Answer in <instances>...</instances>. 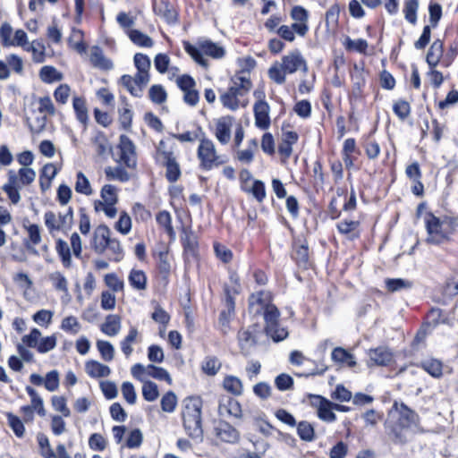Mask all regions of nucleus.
I'll return each instance as SVG.
<instances>
[{
  "label": "nucleus",
  "mask_w": 458,
  "mask_h": 458,
  "mask_svg": "<svg viewBox=\"0 0 458 458\" xmlns=\"http://www.w3.org/2000/svg\"><path fill=\"white\" fill-rule=\"evenodd\" d=\"M121 330V318L118 315H108L101 326V331L108 336L116 335Z\"/></svg>",
  "instance_id": "29"
},
{
  "label": "nucleus",
  "mask_w": 458,
  "mask_h": 458,
  "mask_svg": "<svg viewBox=\"0 0 458 458\" xmlns=\"http://www.w3.org/2000/svg\"><path fill=\"white\" fill-rule=\"evenodd\" d=\"M223 387L233 395H241L243 392L242 382L235 376H226L223 381Z\"/></svg>",
  "instance_id": "36"
},
{
  "label": "nucleus",
  "mask_w": 458,
  "mask_h": 458,
  "mask_svg": "<svg viewBox=\"0 0 458 458\" xmlns=\"http://www.w3.org/2000/svg\"><path fill=\"white\" fill-rule=\"evenodd\" d=\"M184 50L193 58L196 63L204 67L208 66V62L204 58L203 54L213 58H221L225 54V51L222 47L210 40H204L199 42V47L190 44L189 42H185Z\"/></svg>",
  "instance_id": "3"
},
{
  "label": "nucleus",
  "mask_w": 458,
  "mask_h": 458,
  "mask_svg": "<svg viewBox=\"0 0 458 458\" xmlns=\"http://www.w3.org/2000/svg\"><path fill=\"white\" fill-rule=\"evenodd\" d=\"M102 203L105 204H116L118 201L117 190L112 184H106L101 189Z\"/></svg>",
  "instance_id": "48"
},
{
  "label": "nucleus",
  "mask_w": 458,
  "mask_h": 458,
  "mask_svg": "<svg viewBox=\"0 0 458 458\" xmlns=\"http://www.w3.org/2000/svg\"><path fill=\"white\" fill-rule=\"evenodd\" d=\"M134 65L138 70L136 75H138V81L143 84H148L150 80L149 69H150V59L148 55L141 53H137L133 58Z\"/></svg>",
  "instance_id": "17"
},
{
  "label": "nucleus",
  "mask_w": 458,
  "mask_h": 458,
  "mask_svg": "<svg viewBox=\"0 0 458 458\" xmlns=\"http://www.w3.org/2000/svg\"><path fill=\"white\" fill-rule=\"evenodd\" d=\"M419 7V3L417 0H409L405 3L403 13L404 17L407 21L411 24H415L417 22V11Z\"/></svg>",
  "instance_id": "56"
},
{
  "label": "nucleus",
  "mask_w": 458,
  "mask_h": 458,
  "mask_svg": "<svg viewBox=\"0 0 458 458\" xmlns=\"http://www.w3.org/2000/svg\"><path fill=\"white\" fill-rule=\"evenodd\" d=\"M61 329L71 334H77L81 330V324L73 316L64 318L61 323Z\"/></svg>",
  "instance_id": "64"
},
{
  "label": "nucleus",
  "mask_w": 458,
  "mask_h": 458,
  "mask_svg": "<svg viewBox=\"0 0 458 458\" xmlns=\"http://www.w3.org/2000/svg\"><path fill=\"white\" fill-rule=\"evenodd\" d=\"M272 303V295L267 291H259L252 293L249 298V310L253 315H260L267 310Z\"/></svg>",
  "instance_id": "9"
},
{
  "label": "nucleus",
  "mask_w": 458,
  "mask_h": 458,
  "mask_svg": "<svg viewBox=\"0 0 458 458\" xmlns=\"http://www.w3.org/2000/svg\"><path fill=\"white\" fill-rule=\"evenodd\" d=\"M27 231L29 233V240L25 242L26 248L30 253L38 255V252L35 246L41 242L39 226L38 225H30L27 227Z\"/></svg>",
  "instance_id": "32"
},
{
  "label": "nucleus",
  "mask_w": 458,
  "mask_h": 458,
  "mask_svg": "<svg viewBox=\"0 0 458 458\" xmlns=\"http://www.w3.org/2000/svg\"><path fill=\"white\" fill-rule=\"evenodd\" d=\"M110 233V229L105 225L97 227L92 242V248L95 252L98 254H103L105 252L108 246V242L111 239Z\"/></svg>",
  "instance_id": "16"
},
{
  "label": "nucleus",
  "mask_w": 458,
  "mask_h": 458,
  "mask_svg": "<svg viewBox=\"0 0 458 458\" xmlns=\"http://www.w3.org/2000/svg\"><path fill=\"white\" fill-rule=\"evenodd\" d=\"M425 225L428 233L426 241L431 244L448 242L454 232V222L447 216L440 218L428 213L425 216Z\"/></svg>",
  "instance_id": "2"
},
{
  "label": "nucleus",
  "mask_w": 458,
  "mask_h": 458,
  "mask_svg": "<svg viewBox=\"0 0 458 458\" xmlns=\"http://www.w3.org/2000/svg\"><path fill=\"white\" fill-rule=\"evenodd\" d=\"M254 96L259 98L253 106L255 125L261 130H266L270 126L269 105L261 99L263 97L262 92L255 91Z\"/></svg>",
  "instance_id": "7"
},
{
  "label": "nucleus",
  "mask_w": 458,
  "mask_h": 458,
  "mask_svg": "<svg viewBox=\"0 0 458 458\" xmlns=\"http://www.w3.org/2000/svg\"><path fill=\"white\" fill-rule=\"evenodd\" d=\"M153 11L156 15L168 24H174L177 21V13L167 0H154Z\"/></svg>",
  "instance_id": "14"
},
{
  "label": "nucleus",
  "mask_w": 458,
  "mask_h": 458,
  "mask_svg": "<svg viewBox=\"0 0 458 458\" xmlns=\"http://www.w3.org/2000/svg\"><path fill=\"white\" fill-rule=\"evenodd\" d=\"M76 192L89 196L93 193L90 182L82 172H78L74 185Z\"/></svg>",
  "instance_id": "42"
},
{
  "label": "nucleus",
  "mask_w": 458,
  "mask_h": 458,
  "mask_svg": "<svg viewBox=\"0 0 458 458\" xmlns=\"http://www.w3.org/2000/svg\"><path fill=\"white\" fill-rule=\"evenodd\" d=\"M19 185L25 186L32 183L36 178V172L30 167H21L19 169L18 173Z\"/></svg>",
  "instance_id": "58"
},
{
  "label": "nucleus",
  "mask_w": 458,
  "mask_h": 458,
  "mask_svg": "<svg viewBox=\"0 0 458 458\" xmlns=\"http://www.w3.org/2000/svg\"><path fill=\"white\" fill-rule=\"evenodd\" d=\"M139 332L137 328L131 327L126 337L121 342L122 352L126 357H129L132 353L133 349L131 344L136 341Z\"/></svg>",
  "instance_id": "47"
},
{
  "label": "nucleus",
  "mask_w": 458,
  "mask_h": 458,
  "mask_svg": "<svg viewBox=\"0 0 458 458\" xmlns=\"http://www.w3.org/2000/svg\"><path fill=\"white\" fill-rule=\"evenodd\" d=\"M48 279L56 291L62 292L66 296H69L68 280L60 271L50 273Z\"/></svg>",
  "instance_id": "34"
},
{
  "label": "nucleus",
  "mask_w": 458,
  "mask_h": 458,
  "mask_svg": "<svg viewBox=\"0 0 458 458\" xmlns=\"http://www.w3.org/2000/svg\"><path fill=\"white\" fill-rule=\"evenodd\" d=\"M147 369H148L149 377H152L157 380H165L169 385H172V383H173L172 377L166 369H165L161 367H157L152 364L148 365Z\"/></svg>",
  "instance_id": "51"
},
{
  "label": "nucleus",
  "mask_w": 458,
  "mask_h": 458,
  "mask_svg": "<svg viewBox=\"0 0 458 458\" xmlns=\"http://www.w3.org/2000/svg\"><path fill=\"white\" fill-rule=\"evenodd\" d=\"M221 361L215 356H208L201 364L202 371L208 376H215L221 369Z\"/></svg>",
  "instance_id": "38"
},
{
  "label": "nucleus",
  "mask_w": 458,
  "mask_h": 458,
  "mask_svg": "<svg viewBox=\"0 0 458 458\" xmlns=\"http://www.w3.org/2000/svg\"><path fill=\"white\" fill-rule=\"evenodd\" d=\"M198 158L200 167L204 170H211L226 162V159L216 153L215 144L211 140L201 139L198 148Z\"/></svg>",
  "instance_id": "4"
},
{
  "label": "nucleus",
  "mask_w": 458,
  "mask_h": 458,
  "mask_svg": "<svg viewBox=\"0 0 458 458\" xmlns=\"http://www.w3.org/2000/svg\"><path fill=\"white\" fill-rule=\"evenodd\" d=\"M40 79L47 83L60 81L63 79V74L53 66H43L39 72Z\"/></svg>",
  "instance_id": "40"
},
{
  "label": "nucleus",
  "mask_w": 458,
  "mask_h": 458,
  "mask_svg": "<svg viewBox=\"0 0 458 458\" xmlns=\"http://www.w3.org/2000/svg\"><path fill=\"white\" fill-rule=\"evenodd\" d=\"M311 404L317 408L318 417L321 420L334 422L336 420L332 402L320 395H311Z\"/></svg>",
  "instance_id": "11"
},
{
  "label": "nucleus",
  "mask_w": 458,
  "mask_h": 458,
  "mask_svg": "<svg viewBox=\"0 0 458 458\" xmlns=\"http://www.w3.org/2000/svg\"><path fill=\"white\" fill-rule=\"evenodd\" d=\"M444 52V43L440 39H436L430 46L427 55L426 62L430 68H435L440 62Z\"/></svg>",
  "instance_id": "25"
},
{
  "label": "nucleus",
  "mask_w": 458,
  "mask_h": 458,
  "mask_svg": "<svg viewBox=\"0 0 458 458\" xmlns=\"http://www.w3.org/2000/svg\"><path fill=\"white\" fill-rule=\"evenodd\" d=\"M161 408L165 412H173L177 404V396L173 391L167 392L163 395L161 402Z\"/></svg>",
  "instance_id": "60"
},
{
  "label": "nucleus",
  "mask_w": 458,
  "mask_h": 458,
  "mask_svg": "<svg viewBox=\"0 0 458 458\" xmlns=\"http://www.w3.org/2000/svg\"><path fill=\"white\" fill-rule=\"evenodd\" d=\"M297 433L300 438L306 442L314 440L315 430L313 426L308 421H301L297 425Z\"/></svg>",
  "instance_id": "45"
},
{
  "label": "nucleus",
  "mask_w": 458,
  "mask_h": 458,
  "mask_svg": "<svg viewBox=\"0 0 458 458\" xmlns=\"http://www.w3.org/2000/svg\"><path fill=\"white\" fill-rule=\"evenodd\" d=\"M368 355L371 364L377 366H386L393 360V353L387 347L385 346L370 349L368 352Z\"/></svg>",
  "instance_id": "20"
},
{
  "label": "nucleus",
  "mask_w": 458,
  "mask_h": 458,
  "mask_svg": "<svg viewBox=\"0 0 458 458\" xmlns=\"http://www.w3.org/2000/svg\"><path fill=\"white\" fill-rule=\"evenodd\" d=\"M220 101L225 107L233 111L237 110L240 106H246L248 104L247 101L241 100V98L229 89L220 96Z\"/></svg>",
  "instance_id": "27"
},
{
  "label": "nucleus",
  "mask_w": 458,
  "mask_h": 458,
  "mask_svg": "<svg viewBox=\"0 0 458 458\" xmlns=\"http://www.w3.org/2000/svg\"><path fill=\"white\" fill-rule=\"evenodd\" d=\"M18 175L13 170L8 172V182L3 186V191L8 195V198L13 204L21 200Z\"/></svg>",
  "instance_id": "19"
},
{
  "label": "nucleus",
  "mask_w": 458,
  "mask_h": 458,
  "mask_svg": "<svg viewBox=\"0 0 458 458\" xmlns=\"http://www.w3.org/2000/svg\"><path fill=\"white\" fill-rule=\"evenodd\" d=\"M393 409L397 411V420L402 424L403 427H405L409 429H414L419 427V415L414 411L411 410L406 404L403 403L398 404L397 402H394Z\"/></svg>",
  "instance_id": "10"
},
{
  "label": "nucleus",
  "mask_w": 458,
  "mask_h": 458,
  "mask_svg": "<svg viewBox=\"0 0 458 458\" xmlns=\"http://www.w3.org/2000/svg\"><path fill=\"white\" fill-rule=\"evenodd\" d=\"M119 160L129 168H134L137 165L135 145L126 135H121L119 140Z\"/></svg>",
  "instance_id": "6"
},
{
  "label": "nucleus",
  "mask_w": 458,
  "mask_h": 458,
  "mask_svg": "<svg viewBox=\"0 0 458 458\" xmlns=\"http://www.w3.org/2000/svg\"><path fill=\"white\" fill-rule=\"evenodd\" d=\"M26 391L31 399V403L30 406L35 411H37V413L39 416L44 417L46 415V410L44 408V403H43L42 398L38 395L37 391L34 388H32L31 386H26Z\"/></svg>",
  "instance_id": "39"
},
{
  "label": "nucleus",
  "mask_w": 458,
  "mask_h": 458,
  "mask_svg": "<svg viewBox=\"0 0 458 458\" xmlns=\"http://www.w3.org/2000/svg\"><path fill=\"white\" fill-rule=\"evenodd\" d=\"M360 223L354 220H344L337 224V229L340 233L345 235L349 240H354L359 237L358 227Z\"/></svg>",
  "instance_id": "30"
},
{
  "label": "nucleus",
  "mask_w": 458,
  "mask_h": 458,
  "mask_svg": "<svg viewBox=\"0 0 458 458\" xmlns=\"http://www.w3.org/2000/svg\"><path fill=\"white\" fill-rule=\"evenodd\" d=\"M184 252L187 255L195 256L197 253L198 242L197 237L192 232H184L182 238Z\"/></svg>",
  "instance_id": "43"
},
{
  "label": "nucleus",
  "mask_w": 458,
  "mask_h": 458,
  "mask_svg": "<svg viewBox=\"0 0 458 458\" xmlns=\"http://www.w3.org/2000/svg\"><path fill=\"white\" fill-rule=\"evenodd\" d=\"M165 166V177L170 182H174L179 180L181 176V169L176 157L171 159V161H165L161 163Z\"/></svg>",
  "instance_id": "41"
},
{
  "label": "nucleus",
  "mask_w": 458,
  "mask_h": 458,
  "mask_svg": "<svg viewBox=\"0 0 458 458\" xmlns=\"http://www.w3.org/2000/svg\"><path fill=\"white\" fill-rule=\"evenodd\" d=\"M156 219L157 224L165 228V231L170 237L174 238L175 236V232L172 226V216L168 211H160L157 215Z\"/></svg>",
  "instance_id": "46"
},
{
  "label": "nucleus",
  "mask_w": 458,
  "mask_h": 458,
  "mask_svg": "<svg viewBox=\"0 0 458 458\" xmlns=\"http://www.w3.org/2000/svg\"><path fill=\"white\" fill-rule=\"evenodd\" d=\"M37 440L41 450V454L45 458H56L55 452L51 448L48 437L45 434L38 433Z\"/></svg>",
  "instance_id": "55"
},
{
  "label": "nucleus",
  "mask_w": 458,
  "mask_h": 458,
  "mask_svg": "<svg viewBox=\"0 0 458 458\" xmlns=\"http://www.w3.org/2000/svg\"><path fill=\"white\" fill-rule=\"evenodd\" d=\"M293 259L299 267L308 268L309 267V249L306 245L298 246L293 251Z\"/></svg>",
  "instance_id": "53"
},
{
  "label": "nucleus",
  "mask_w": 458,
  "mask_h": 458,
  "mask_svg": "<svg viewBox=\"0 0 458 458\" xmlns=\"http://www.w3.org/2000/svg\"><path fill=\"white\" fill-rule=\"evenodd\" d=\"M420 367L433 377L439 378L443 375V364L439 360L433 358L423 360L420 361Z\"/></svg>",
  "instance_id": "31"
},
{
  "label": "nucleus",
  "mask_w": 458,
  "mask_h": 458,
  "mask_svg": "<svg viewBox=\"0 0 458 458\" xmlns=\"http://www.w3.org/2000/svg\"><path fill=\"white\" fill-rule=\"evenodd\" d=\"M290 16L293 21V28L296 34L300 37H304L309 31V18L310 14L308 10L301 5L293 7Z\"/></svg>",
  "instance_id": "8"
},
{
  "label": "nucleus",
  "mask_w": 458,
  "mask_h": 458,
  "mask_svg": "<svg viewBox=\"0 0 458 458\" xmlns=\"http://www.w3.org/2000/svg\"><path fill=\"white\" fill-rule=\"evenodd\" d=\"M122 85L133 96L136 98H140L143 93V89L147 86V84H143L138 81V75L134 77L131 75H123L121 77Z\"/></svg>",
  "instance_id": "24"
},
{
  "label": "nucleus",
  "mask_w": 458,
  "mask_h": 458,
  "mask_svg": "<svg viewBox=\"0 0 458 458\" xmlns=\"http://www.w3.org/2000/svg\"><path fill=\"white\" fill-rule=\"evenodd\" d=\"M233 123L231 115L222 116L216 121L215 136L222 145H226L231 140Z\"/></svg>",
  "instance_id": "13"
},
{
  "label": "nucleus",
  "mask_w": 458,
  "mask_h": 458,
  "mask_svg": "<svg viewBox=\"0 0 458 458\" xmlns=\"http://www.w3.org/2000/svg\"><path fill=\"white\" fill-rule=\"evenodd\" d=\"M176 145L174 142L168 140H160L157 146L156 160L158 163H164L165 161H171V159L176 157L174 156V149Z\"/></svg>",
  "instance_id": "22"
},
{
  "label": "nucleus",
  "mask_w": 458,
  "mask_h": 458,
  "mask_svg": "<svg viewBox=\"0 0 458 458\" xmlns=\"http://www.w3.org/2000/svg\"><path fill=\"white\" fill-rule=\"evenodd\" d=\"M72 106L76 113L77 119L81 123H86L88 120V110L86 107L85 100L82 98H74Z\"/></svg>",
  "instance_id": "54"
},
{
  "label": "nucleus",
  "mask_w": 458,
  "mask_h": 458,
  "mask_svg": "<svg viewBox=\"0 0 458 458\" xmlns=\"http://www.w3.org/2000/svg\"><path fill=\"white\" fill-rule=\"evenodd\" d=\"M386 285L389 292L394 293L403 289L411 288L412 286V283L402 278H393L386 280Z\"/></svg>",
  "instance_id": "59"
},
{
  "label": "nucleus",
  "mask_w": 458,
  "mask_h": 458,
  "mask_svg": "<svg viewBox=\"0 0 458 458\" xmlns=\"http://www.w3.org/2000/svg\"><path fill=\"white\" fill-rule=\"evenodd\" d=\"M385 426L388 437L394 444L406 443L407 437L405 432L410 430L409 428L403 427L398 420L394 422L388 420L386 422Z\"/></svg>",
  "instance_id": "21"
},
{
  "label": "nucleus",
  "mask_w": 458,
  "mask_h": 458,
  "mask_svg": "<svg viewBox=\"0 0 458 458\" xmlns=\"http://www.w3.org/2000/svg\"><path fill=\"white\" fill-rule=\"evenodd\" d=\"M218 413L222 417L233 416L241 418L242 408L240 403L228 395H223L219 399Z\"/></svg>",
  "instance_id": "15"
},
{
  "label": "nucleus",
  "mask_w": 458,
  "mask_h": 458,
  "mask_svg": "<svg viewBox=\"0 0 458 458\" xmlns=\"http://www.w3.org/2000/svg\"><path fill=\"white\" fill-rule=\"evenodd\" d=\"M201 408L202 403L199 398L189 397L183 401V410L182 412L186 433L190 437L199 441L203 438Z\"/></svg>",
  "instance_id": "1"
},
{
  "label": "nucleus",
  "mask_w": 458,
  "mask_h": 458,
  "mask_svg": "<svg viewBox=\"0 0 458 458\" xmlns=\"http://www.w3.org/2000/svg\"><path fill=\"white\" fill-rule=\"evenodd\" d=\"M85 371L93 378L106 377L111 374V369L107 365L94 360L86 361Z\"/></svg>",
  "instance_id": "23"
},
{
  "label": "nucleus",
  "mask_w": 458,
  "mask_h": 458,
  "mask_svg": "<svg viewBox=\"0 0 458 458\" xmlns=\"http://www.w3.org/2000/svg\"><path fill=\"white\" fill-rule=\"evenodd\" d=\"M56 342V337L54 335L41 337L36 349L39 353H47L55 348Z\"/></svg>",
  "instance_id": "62"
},
{
  "label": "nucleus",
  "mask_w": 458,
  "mask_h": 458,
  "mask_svg": "<svg viewBox=\"0 0 458 458\" xmlns=\"http://www.w3.org/2000/svg\"><path fill=\"white\" fill-rule=\"evenodd\" d=\"M331 358L335 362L345 363L351 368L356 365L353 355L342 347L335 348L331 353Z\"/></svg>",
  "instance_id": "35"
},
{
  "label": "nucleus",
  "mask_w": 458,
  "mask_h": 458,
  "mask_svg": "<svg viewBox=\"0 0 458 458\" xmlns=\"http://www.w3.org/2000/svg\"><path fill=\"white\" fill-rule=\"evenodd\" d=\"M106 175L108 178L119 180L120 182H127L130 180L129 173L123 167H107L106 169Z\"/></svg>",
  "instance_id": "63"
},
{
  "label": "nucleus",
  "mask_w": 458,
  "mask_h": 458,
  "mask_svg": "<svg viewBox=\"0 0 458 458\" xmlns=\"http://www.w3.org/2000/svg\"><path fill=\"white\" fill-rule=\"evenodd\" d=\"M148 96L152 102L162 104L166 100L167 94L163 86L156 84L150 87Z\"/></svg>",
  "instance_id": "57"
},
{
  "label": "nucleus",
  "mask_w": 458,
  "mask_h": 458,
  "mask_svg": "<svg viewBox=\"0 0 458 458\" xmlns=\"http://www.w3.org/2000/svg\"><path fill=\"white\" fill-rule=\"evenodd\" d=\"M262 315L265 320L266 334L275 342L283 341L288 336V331L280 326V311L275 304L268 306Z\"/></svg>",
  "instance_id": "5"
},
{
  "label": "nucleus",
  "mask_w": 458,
  "mask_h": 458,
  "mask_svg": "<svg viewBox=\"0 0 458 458\" xmlns=\"http://www.w3.org/2000/svg\"><path fill=\"white\" fill-rule=\"evenodd\" d=\"M55 250L62 260L63 265L65 267H70L72 265V256L68 243L62 239H58L56 241Z\"/></svg>",
  "instance_id": "37"
},
{
  "label": "nucleus",
  "mask_w": 458,
  "mask_h": 458,
  "mask_svg": "<svg viewBox=\"0 0 458 458\" xmlns=\"http://www.w3.org/2000/svg\"><path fill=\"white\" fill-rule=\"evenodd\" d=\"M128 280L131 286L135 290L144 291L147 288V276L142 270L131 269Z\"/></svg>",
  "instance_id": "33"
},
{
  "label": "nucleus",
  "mask_w": 458,
  "mask_h": 458,
  "mask_svg": "<svg viewBox=\"0 0 458 458\" xmlns=\"http://www.w3.org/2000/svg\"><path fill=\"white\" fill-rule=\"evenodd\" d=\"M151 318L164 327L170 321V315L157 302L154 303V311L151 314Z\"/></svg>",
  "instance_id": "61"
},
{
  "label": "nucleus",
  "mask_w": 458,
  "mask_h": 458,
  "mask_svg": "<svg viewBox=\"0 0 458 458\" xmlns=\"http://www.w3.org/2000/svg\"><path fill=\"white\" fill-rule=\"evenodd\" d=\"M286 73L283 65L277 62L268 69V77L277 84L284 83Z\"/></svg>",
  "instance_id": "52"
},
{
  "label": "nucleus",
  "mask_w": 458,
  "mask_h": 458,
  "mask_svg": "<svg viewBox=\"0 0 458 458\" xmlns=\"http://www.w3.org/2000/svg\"><path fill=\"white\" fill-rule=\"evenodd\" d=\"M216 431V436L224 442L234 443L239 439V432L226 422H220Z\"/></svg>",
  "instance_id": "26"
},
{
  "label": "nucleus",
  "mask_w": 458,
  "mask_h": 458,
  "mask_svg": "<svg viewBox=\"0 0 458 458\" xmlns=\"http://www.w3.org/2000/svg\"><path fill=\"white\" fill-rule=\"evenodd\" d=\"M128 35L130 39L140 47H151L154 44L150 37L138 30H130Z\"/></svg>",
  "instance_id": "44"
},
{
  "label": "nucleus",
  "mask_w": 458,
  "mask_h": 458,
  "mask_svg": "<svg viewBox=\"0 0 458 458\" xmlns=\"http://www.w3.org/2000/svg\"><path fill=\"white\" fill-rule=\"evenodd\" d=\"M252 83L248 75L244 72L234 75L232 79V85L229 89H232L240 98L246 96L250 90Z\"/></svg>",
  "instance_id": "18"
},
{
  "label": "nucleus",
  "mask_w": 458,
  "mask_h": 458,
  "mask_svg": "<svg viewBox=\"0 0 458 458\" xmlns=\"http://www.w3.org/2000/svg\"><path fill=\"white\" fill-rule=\"evenodd\" d=\"M89 60L92 65L96 68L106 71L113 68V63L104 56L101 49L98 47H94L92 48Z\"/></svg>",
  "instance_id": "28"
},
{
  "label": "nucleus",
  "mask_w": 458,
  "mask_h": 458,
  "mask_svg": "<svg viewBox=\"0 0 458 458\" xmlns=\"http://www.w3.org/2000/svg\"><path fill=\"white\" fill-rule=\"evenodd\" d=\"M281 64L287 73H294L298 70L304 72L308 71L307 62L299 50H293L283 56Z\"/></svg>",
  "instance_id": "12"
},
{
  "label": "nucleus",
  "mask_w": 458,
  "mask_h": 458,
  "mask_svg": "<svg viewBox=\"0 0 458 458\" xmlns=\"http://www.w3.org/2000/svg\"><path fill=\"white\" fill-rule=\"evenodd\" d=\"M97 348L105 361H111L114 357V348L108 341L98 340L97 342Z\"/></svg>",
  "instance_id": "49"
},
{
  "label": "nucleus",
  "mask_w": 458,
  "mask_h": 458,
  "mask_svg": "<svg viewBox=\"0 0 458 458\" xmlns=\"http://www.w3.org/2000/svg\"><path fill=\"white\" fill-rule=\"evenodd\" d=\"M142 396L148 402H154L159 396L157 385L152 381H144L142 386Z\"/></svg>",
  "instance_id": "50"
}]
</instances>
